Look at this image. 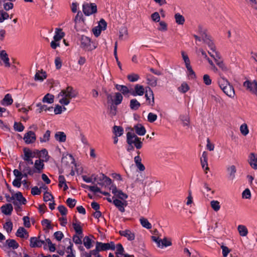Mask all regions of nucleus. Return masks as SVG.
I'll return each mask as SVG.
<instances>
[{
    "mask_svg": "<svg viewBox=\"0 0 257 257\" xmlns=\"http://www.w3.org/2000/svg\"><path fill=\"white\" fill-rule=\"evenodd\" d=\"M78 92L76 90L71 86H68L59 93L57 98L62 105L66 106L68 105L71 99L75 98Z\"/></svg>",
    "mask_w": 257,
    "mask_h": 257,
    "instance_id": "nucleus-1",
    "label": "nucleus"
},
{
    "mask_svg": "<svg viewBox=\"0 0 257 257\" xmlns=\"http://www.w3.org/2000/svg\"><path fill=\"white\" fill-rule=\"evenodd\" d=\"M219 75L217 83L219 88L229 97L233 98L235 96V91L233 86L222 73H219Z\"/></svg>",
    "mask_w": 257,
    "mask_h": 257,
    "instance_id": "nucleus-2",
    "label": "nucleus"
},
{
    "mask_svg": "<svg viewBox=\"0 0 257 257\" xmlns=\"http://www.w3.org/2000/svg\"><path fill=\"white\" fill-rule=\"evenodd\" d=\"M8 201L13 202L17 211H20L21 205L25 204L27 202L26 199L20 192L12 195L10 199H8Z\"/></svg>",
    "mask_w": 257,
    "mask_h": 257,
    "instance_id": "nucleus-3",
    "label": "nucleus"
},
{
    "mask_svg": "<svg viewBox=\"0 0 257 257\" xmlns=\"http://www.w3.org/2000/svg\"><path fill=\"white\" fill-rule=\"evenodd\" d=\"M199 29L200 30L202 40L208 46L210 50L212 51L211 52L214 55H216V53H219L216 50V47L213 41L211 39L210 36L206 34V30L202 27H200Z\"/></svg>",
    "mask_w": 257,
    "mask_h": 257,
    "instance_id": "nucleus-4",
    "label": "nucleus"
},
{
    "mask_svg": "<svg viewBox=\"0 0 257 257\" xmlns=\"http://www.w3.org/2000/svg\"><path fill=\"white\" fill-rule=\"evenodd\" d=\"M141 138L137 136L134 133L128 132L126 134V142L129 145H134L137 149L142 147Z\"/></svg>",
    "mask_w": 257,
    "mask_h": 257,
    "instance_id": "nucleus-5",
    "label": "nucleus"
},
{
    "mask_svg": "<svg viewBox=\"0 0 257 257\" xmlns=\"http://www.w3.org/2000/svg\"><path fill=\"white\" fill-rule=\"evenodd\" d=\"M65 33L60 28H57L55 30V35L53 37L54 41L50 43L51 48L55 49L57 47H59V41L64 37Z\"/></svg>",
    "mask_w": 257,
    "mask_h": 257,
    "instance_id": "nucleus-6",
    "label": "nucleus"
},
{
    "mask_svg": "<svg viewBox=\"0 0 257 257\" xmlns=\"http://www.w3.org/2000/svg\"><path fill=\"white\" fill-rule=\"evenodd\" d=\"M208 54L214 59L216 65L223 72L226 73L229 71V68L221 59L219 53H216V55H214L211 52H210V51H208Z\"/></svg>",
    "mask_w": 257,
    "mask_h": 257,
    "instance_id": "nucleus-7",
    "label": "nucleus"
},
{
    "mask_svg": "<svg viewBox=\"0 0 257 257\" xmlns=\"http://www.w3.org/2000/svg\"><path fill=\"white\" fill-rule=\"evenodd\" d=\"M243 86L245 87L246 90L252 94L257 96V80H247L243 82Z\"/></svg>",
    "mask_w": 257,
    "mask_h": 257,
    "instance_id": "nucleus-8",
    "label": "nucleus"
},
{
    "mask_svg": "<svg viewBox=\"0 0 257 257\" xmlns=\"http://www.w3.org/2000/svg\"><path fill=\"white\" fill-rule=\"evenodd\" d=\"M82 8L83 12L86 16H90L97 12V6L94 3H85Z\"/></svg>",
    "mask_w": 257,
    "mask_h": 257,
    "instance_id": "nucleus-9",
    "label": "nucleus"
},
{
    "mask_svg": "<svg viewBox=\"0 0 257 257\" xmlns=\"http://www.w3.org/2000/svg\"><path fill=\"white\" fill-rule=\"evenodd\" d=\"M29 163L20 162L19 164V169L22 171L24 175V177L27 178L28 175L33 176L34 174V171L33 168H31Z\"/></svg>",
    "mask_w": 257,
    "mask_h": 257,
    "instance_id": "nucleus-10",
    "label": "nucleus"
},
{
    "mask_svg": "<svg viewBox=\"0 0 257 257\" xmlns=\"http://www.w3.org/2000/svg\"><path fill=\"white\" fill-rule=\"evenodd\" d=\"M45 244V240L42 239L40 236L38 237H32L30 239V246L32 248L41 247Z\"/></svg>",
    "mask_w": 257,
    "mask_h": 257,
    "instance_id": "nucleus-11",
    "label": "nucleus"
},
{
    "mask_svg": "<svg viewBox=\"0 0 257 257\" xmlns=\"http://www.w3.org/2000/svg\"><path fill=\"white\" fill-rule=\"evenodd\" d=\"M96 246L98 249L100 251H104L107 250H114L115 244L113 241H111L108 243H102L101 242H97L96 243Z\"/></svg>",
    "mask_w": 257,
    "mask_h": 257,
    "instance_id": "nucleus-12",
    "label": "nucleus"
},
{
    "mask_svg": "<svg viewBox=\"0 0 257 257\" xmlns=\"http://www.w3.org/2000/svg\"><path fill=\"white\" fill-rule=\"evenodd\" d=\"M109 189L111 191L115 197L118 198L121 200H125L128 197L127 195L122 192L121 190L117 189L115 185H111Z\"/></svg>",
    "mask_w": 257,
    "mask_h": 257,
    "instance_id": "nucleus-13",
    "label": "nucleus"
},
{
    "mask_svg": "<svg viewBox=\"0 0 257 257\" xmlns=\"http://www.w3.org/2000/svg\"><path fill=\"white\" fill-rule=\"evenodd\" d=\"M154 240L156 242L159 247L163 248L172 245L171 239L164 237L163 239L155 238Z\"/></svg>",
    "mask_w": 257,
    "mask_h": 257,
    "instance_id": "nucleus-14",
    "label": "nucleus"
},
{
    "mask_svg": "<svg viewBox=\"0 0 257 257\" xmlns=\"http://www.w3.org/2000/svg\"><path fill=\"white\" fill-rule=\"evenodd\" d=\"M113 204L115 206L117 207L120 212H124V207L127 205L126 201L125 200H118L114 198V197H113Z\"/></svg>",
    "mask_w": 257,
    "mask_h": 257,
    "instance_id": "nucleus-15",
    "label": "nucleus"
},
{
    "mask_svg": "<svg viewBox=\"0 0 257 257\" xmlns=\"http://www.w3.org/2000/svg\"><path fill=\"white\" fill-rule=\"evenodd\" d=\"M36 137L35 134L32 131H29L26 133L24 136V140L26 144H30L34 143Z\"/></svg>",
    "mask_w": 257,
    "mask_h": 257,
    "instance_id": "nucleus-16",
    "label": "nucleus"
},
{
    "mask_svg": "<svg viewBox=\"0 0 257 257\" xmlns=\"http://www.w3.org/2000/svg\"><path fill=\"white\" fill-rule=\"evenodd\" d=\"M179 119L181 122L182 125L187 128L190 127V118L189 115L187 114H180Z\"/></svg>",
    "mask_w": 257,
    "mask_h": 257,
    "instance_id": "nucleus-17",
    "label": "nucleus"
},
{
    "mask_svg": "<svg viewBox=\"0 0 257 257\" xmlns=\"http://www.w3.org/2000/svg\"><path fill=\"white\" fill-rule=\"evenodd\" d=\"M24 160L27 161L30 165H33V161L31 159L35 157V154H34V153L29 149H25L24 150Z\"/></svg>",
    "mask_w": 257,
    "mask_h": 257,
    "instance_id": "nucleus-18",
    "label": "nucleus"
},
{
    "mask_svg": "<svg viewBox=\"0 0 257 257\" xmlns=\"http://www.w3.org/2000/svg\"><path fill=\"white\" fill-rule=\"evenodd\" d=\"M44 168V164L43 160L41 159L36 160L34 164V168H33L34 174L40 173L42 172Z\"/></svg>",
    "mask_w": 257,
    "mask_h": 257,
    "instance_id": "nucleus-19",
    "label": "nucleus"
},
{
    "mask_svg": "<svg viewBox=\"0 0 257 257\" xmlns=\"http://www.w3.org/2000/svg\"><path fill=\"white\" fill-rule=\"evenodd\" d=\"M248 163L250 167L257 170V154L254 153H251L248 155Z\"/></svg>",
    "mask_w": 257,
    "mask_h": 257,
    "instance_id": "nucleus-20",
    "label": "nucleus"
},
{
    "mask_svg": "<svg viewBox=\"0 0 257 257\" xmlns=\"http://www.w3.org/2000/svg\"><path fill=\"white\" fill-rule=\"evenodd\" d=\"M16 235L24 239H28L29 236V232L23 227H19L16 233Z\"/></svg>",
    "mask_w": 257,
    "mask_h": 257,
    "instance_id": "nucleus-21",
    "label": "nucleus"
},
{
    "mask_svg": "<svg viewBox=\"0 0 257 257\" xmlns=\"http://www.w3.org/2000/svg\"><path fill=\"white\" fill-rule=\"evenodd\" d=\"M63 242L66 245H68L66 251L69 254L67 255V257H75L73 253V243L71 239L69 238H66L63 240Z\"/></svg>",
    "mask_w": 257,
    "mask_h": 257,
    "instance_id": "nucleus-22",
    "label": "nucleus"
},
{
    "mask_svg": "<svg viewBox=\"0 0 257 257\" xmlns=\"http://www.w3.org/2000/svg\"><path fill=\"white\" fill-rule=\"evenodd\" d=\"M148 90H147L145 93V97L149 105L153 106L154 104V97L152 90L148 87Z\"/></svg>",
    "mask_w": 257,
    "mask_h": 257,
    "instance_id": "nucleus-23",
    "label": "nucleus"
},
{
    "mask_svg": "<svg viewBox=\"0 0 257 257\" xmlns=\"http://www.w3.org/2000/svg\"><path fill=\"white\" fill-rule=\"evenodd\" d=\"M36 152L37 154H39L38 157L40 159L43 160V162H48L49 161V156L46 149H44L41 151L36 150Z\"/></svg>",
    "mask_w": 257,
    "mask_h": 257,
    "instance_id": "nucleus-24",
    "label": "nucleus"
},
{
    "mask_svg": "<svg viewBox=\"0 0 257 257\" xmlns=\"http://www.w3.org/2000/svg\"><path fill=\"white\" fill-rule=\"evenodd\" d=\"M138 155L134 158V162L137 168L140 171H144L145 170V166L142 163V159L140 157L139 155L140 152H137Z\"/></svg>",
    "mask_w": 257,
    "mask_h": 257,
    "instance_id": "nucleus-25",
    "label": "nucleus"
},
{
    "mask_svg": "<svg viewBox=\"0 0 257 257\" xmlns=\"http://www.w3.org/2000/svg\"><path fill=\"white\" fill-rule=\"evenodd\" d=\"M0 59L3 62L6 67H10V59L8 55L5 50L0 51Z\"/></svg>",
    "mask_w": 257,
    "mask_h": 257,
    "instance_id": "nucleus-26",
    "label": "nucleus"
},
{
    "mask_svg": "<svg viewBox=\"0 0 257 257\" xmlns=\"http://www.w3.org/2000/svg\"><path fill=\"white\" fill-rule=\"evenodd\" d=\"M208 154L206 152H203L202 154V156L200 158L201 165L202 168L204 170H208L209 168L208 167Z\"/></svg>",
    "mask_w": 257,
    "mask_h": 257,
    "instance_id": "nucleus-27",
    "label": "nucleus"
},
{
    "mask_svg": "<svg viewBox=\"0 0 257 257\" xmlns=\"http://www.w3.org/2000/svg\"><path fill=\"white\" fill-rule=\"evenodd\" d=\"M119 233L121 236L125 237L128 240L132 241L135 239V233L128 229L121 230L119 231Z\"/></svg>",
    "mask_w": 257,
    "mask_h": 257,
    "instance_id": "nucleus-28",
    "label": "nucleus"
},
{
    "mask_svg": "<svg viewBox=\"0 0 257 257\" xmlns=\"http://www.w3.org/2000/svg\"><path fill=\"white\" fill-rule=\"evenodd\" d=\"M227 171L228 175V179L230 180H234L236 173V167L233 165L229 166L227 167Z\"/></svg>",
    "mask_w": 257,
    "mask_h": 257,
    "instance_id": "nucleus-29",
    "label": "nucleus"
},
{
    "mask_svg": "<svg viewBox=\"0 0 257 257\" xmlns=\"http://www.w3.org/2000/svg\"><path fill=\"white\" fill-rule=\"evenodd\" d=\"M47 78L46 72L42 70H37L35 75V80L40 82L43 81Z\"/></svg>",
    "mask_w": 257,
    "mask_h": 257,
    "instance_id": "nucleus-30",
    "label": "nucleus"
},
{
    "mask_svg": "<svg viewBox=\"0 0 257 257\" xmlns=\"http://www.w3.org/2000/svg\"><path fill=\"white\" fill-rule=\"evenodd\" d=\"M145 93L144 86L139 84H137L135 86V91L132 92V95L136 96L137 95L142 96Z\"/></svg>",
    "mask_w": 257,
    "mask_h": 257,
    "instance_id": "nucleus-31",
    "label": "nucleus"
},
{
    "mask_svg": "<svg viewBox=\"0 0 257 257\" xmlns=\"http://www.w3.org/2000/svg\"><path fill=\"white\" fill-rule=\"evenodd\" d=\"M115 88L117 90L121 92L124 96L127 95L129 94H132L131 90L125 85L116 84Z\"/></svg>",
    "mask_w": 257,
    "mask_h": 257,
    "instance_id": "nucleus-32",
    "label": "nucleus"
},
{
    "mask_svg": "<svg viewBox=\"0 0 257 257\" xmlns=\"http://www.w3.org/2000/svg\"><path fill=\"white\" fill-rule=\"evenodd\" d=\"M134 129L136 134L140 136H144L146 133L145 127L140 123L135 125L134 127Z\"/></svg>",
    "mask_w": 257,
    "mask_h": 257,
    "instance_id": "nucleus-33",
    "label": "nucleus"
},
{
    "mask_svg": "<svg viewBox=\"0 0 257 257\" xmlns=\"http://www.w3.org/2000/svg\"><path fill=\"white\" fill-rule=\"evenodd\" d=\"M13 208L11 204H7L2 206V212L5 215H10L12 213Z\"/></svg>",
    "mask_w": 257,
    "mask_h": 257,
    "instance_id": "nucleus-34",
    "label": "nucleus"
},
{
    "mask_svg": "<svg viewBox=\"0 0 257 257\" xmlns=\"http://www.w3.org/2000/svg\"><path fill=\"white\" fill-rule=\"evenodd\" d=\"M55 139L59 143H63L66 141V136L64 132H57L55 134Z\"/></svg>",
    "mask_w": 257,
    "mask_h": 257,
    "instance_id": "nucleus-35",
    "label": "nucleus"
},
{
    "mask_svg": "<svg viewBox=\"0 0 257 257\" xmlns=\"http://www.w3.org/2000/svg\"><path fill=\"white\" fill-rule=\"evenodd\" d=\"M147 84L151 87H156L157 85L158 79L151 75L147 77Z\"/></svg>",
    "mask_w": 257,
    "mask_h": 257,
    "instance_id": "nucleus-36",
    "label": "nucleus"
},
{
    "mask_svg": "<svg viewBox=\"0 0 257 257\" xmlns=\"http://www.w3.org/2000/svg\"><path fill=\"white\" fill-rule=\"evenodd\" d=\"M13 102V99L11 95L10 94H7L2 100L1 104L4 106H9L12 104Z\"/></svg>",
    "mask_w": 257,
    "mask_h": 257,
    "instance_id": "nucleus-37",
    "label": "nucleus"
},
{
    "mask_svg": "<svg viewBox=\"0 0 257 257\" xmlns=\"http://www.w3.org/2000/svg\"><path fill=\"white\" fill-rule=\"evenodd\" d=\"M128 36V31L126 27H121L119 31V38L123 40L125 39Z\"/></svg>",
    "mask_w": 257,
    "mask_h": 257,
    "instance_id": "nucleus-38",
    "label": "nucleus"
},
{
    "mask_svg": "<svg viewBox=\"0 0 257 257\" xmlns=\"http://www.w3.org/2000/svg\"><path fill=\"white\" fill-rule=\"evenodd\" d=\"M115 249H116L115 254L116 257H122L124 252L122 245L120 243L117 244L115 246Z\"/></svg>",
    "mask_w": 257,
    "mask_h": 257,
    "instance_id": "nucleus-39",
    "label": "nucleus"
},
{
    "mask_svg": "<svg viewBox=\"0 0 257 257\" xmlns=\"http://www.w3.org/2000/svg\"><path fill=\"white\" fill-rule=\"evenodd\" d=\"M237 230L241 236H246L248 234V229L244 225H239L237 226Z\"/></svg>",
    "mask_w": 257,
    "mask_h": 257,
    "instance_id": "nucleus-40",
    "label": "nucleus"
},
{
    "mask_svg": "<svg viewBox=\"0 0 257 257\" xmlns=\"http://www.w3.org/2000/svg\"><path fill=\"white\" fill-rule=\"evenodd\" d=\"M140 222L142 226L145 228L150 229L152 227V224L148 220L144 217H140Z\"/></svg>",
    "mask_w": 257,
    "mask_h": 257,
    "instance_id": "nucleus-41",
    "label": "nucleus"
},
{
    "mask_svg": "<svg viewBox=\"0 0 257 257\" xmlns=\"http://www.w3.org/2000/svg\"><path fill=\"white\" fill-rule=\"evenodd\" d=\"M91 41L90 39L85 36H82L81 38V44L82 46L85 48H88L89 45H90Z\"/></svg>",
    "mask_w": 257,
    "mask_h": 257,
    "instance_id": "nucleus-42",
    "label": "nucleus"
},
{
    "mask_svg": "<svg viewBox=\"0 0 257 257\" xmlns=\"http://www.w3.org/2000/svg\"><path fill=\"white\" fill-rule=\"evenodd\" d=\"M174 18L175 22L178 25H183L185 23V20L184 17L179 13L175 14Z\"/></svg>",
    "mask_w": 257,
    "mask_h": 257,
    "instance_id": "nucleus-43",
    "label": "nucleus"
},
{
    "mask_svg": "<svg viewBox=\"0 0 257 257\" xmlns=\"http://www.w3.org/2000/svg\"><path fill=\"white\" fill-rule=\"evenodd\" d=\"M54 100V96L53 95L47 93L43 98L42 101L43 103H47L51 104L53 103Z\"/></svg>",
    "mask_w": 257,
    "mask_h": 257,
    "instance_id": "nucleus-44",
    "label": "nucleus"
},
{
    "mask_svg": "<svg viewBox=\"0 0 257 257\" xmlns=\"http://www.w3.org/2000/svg\"><path fill=\"white\" fill-rule=\"evenodd\" d=\"M190 89L189 85L186 82H183L181 85L178 87V90L180 92L185 93Z\"/></svg>",
    "mask_w": 257,
    "mask_h": 257,
    "instance_id": "nucleus-45",
    "label": "nucleus"
},
{
    "mask_svg": "<svg viewBox=\"0 0 257 257\" xmlns=\"http://www.w3.org/2000/svg\"><path fill=\"white\" fill-rule=\"evenodd\" d=\"M59 181V186L60 187H63L64 190H66L68 189V187L66 183V180L64 177L62 175H60L59 176L58 178Z\"/></svg>",
    "mask_w": 257,
    "mask_h": 257,
    "instance_id": "nucleus-46",
    "label": "nucleus"
},
{
    "mask_svg": "<svg viewBox=\"0 0 257 257\" xmlns=\"http://www.w3.org/2000/svg\"><path fill=\"white\" fill-rule=\"evenodd\" d=\"M83 244L87 249H89L92 246V241L88 236H85L83 240Z\"/></svg>",
    "mask_w": 257,
    "mask_h": 257,
    "instance_id": "nucleus-47",
    "label": "nucleus"
},
{
    "mask_svg": "<svg viewBox=\"0 0 257 257\" xmlns=\"http://www.w3.org/2000/svg\"><path fill=\"white\" fill-rule=\"evenodd\" d=\"M240 133L244 136H247L249 133V130L247 125L244 123L242 124L239 127Z\"/></svg>",
    "mask_w": 257,
    "mask_h": 257,
    "instance_id": "nucleus-48",
    "label": "nucleus"
},
{
    "mask_svg": "<svg viewBox=\"0 0 257 257\" xmlns=\"http://www.w3.org/2000/svg\"><path fill=\"white\" fill-rule=\"evenodd\" d=\"M45 244L44 245V248H46L45 246L46 245V244H47L49 250L51 252H54L56 250L55 245L52 242L51 240L49 238H47L45 239Z\"/></svg>",
    "mask_w": 257,
    "mask_h": 257,
    "instance_id": "nucleus-49",
    "label": "nucleus"
},
{
    "mask_svg": "<svg viewBox=\"0 0 257 257\" xmlns=\"http://www.w3.org/2000/svg\"><path fill=\"white\" fill-rule=\"evenodd\" d=\"M141 105L140 103L136 99H133L130 101V107L132 109L137 110Z\"/></svg>",
    "mask_w": 257,
    "mask_h": 257,
    "instance_id": "nucleus-50",
    "label": "nucleus"
},
{
    "mask_svg": "<svg viewBox=\"0 0 257 257\" xmlns=\"http://www.w3.org/2000/svg\"><path fill=\"white\" fill-rule=\"evenodd\" d=\"M51 135V132L49 130L47 131L42 137L40 138L41 143H46L49 141Z\"/></svg>",
    "mask_w": 257,
    "mask_h": 257,
    "instance_id": "nucleus-51",
    "label": "nucleus"
},
{
    "mask_svg": "<svg viewBox=\"0 0 257 257\" xmlns=\"http://www.w3.org/2000/svg\"><path fill=\"white\" fill-rule=\"evenodd\" d=\"M72 225L75 232L78 234H82V230L80 225V222L76 221L75 222H73L72 223Z\"/></svg>",
    "mask_w": 257,
    "mask_h": 257,
    "instance_id": "nucleus-52",
    "label": "nucleus"
},
{
    "mask_svg": "<svg viewBox=\"0 0 257 257\" xmlns=\"http://www.w3.org/2000/svg\"><path fill=\"white\" fill-rule=\"evenodd\" d=\"M83 180L86 183H94L95 181L96 178L94 174H92L90 177L86 175L82 176Z\"/></svg>",
    "mask_w": 257,
    "mask_h": 257,
    "instance_id": "nucleus-53",
    "label": "nucleus"
},
{
    "mask_svg": "<svg viewBox=\"0 0 257 257\" xmlns=\"http://www.w3.org/2000/svg\"><path fill=\"white\" fill-rule=\"evenodd\" d=\"M113 133L116 136H121L123 133V129L122 127L115 125L113 127Z\"/></svg>",
    "mask_w": 257,
    "mask_h": 257,
    "instance_id": "nucleus-54",
    "label": "nucleus"
},
{
    "mask_svg": "<svg viewBox=\"0 0 257 257\" xmlns=\"http://www.w3.org/2000/svg\"><path fill=\"white\" fill-rule=\"evenodd\" d=\"M123 97L121 93L117 92L115 93L114 98L113 100V103L115 105H118L121 103Z\"/></svg>",
    "mask_w": 257,
    "mask_h": 257,
    "instance_id": "nucleus-55",
    "label": "nucleus"
},
{
    "mask_svg": "<svg viewBox=\"0 0 257 257\" xmlns=\"http://www.w3.org/2000/svg\"><path fill=\"white\" fill-rule=\"evenodd\" d=\"M210 205L211 208L216 212L220 209V203L217 200H212L210 202Z\"/></svg>",
    "mask_w": 257,
    "mask_h": 257,
    "instance_id": "nucleus-56",
    "label": "nucleus"
},
{
    "mask_svg": "<svg viewBox=\"0 0 257 257\" xmlns=\"http://www.w3.org/2000/svg\"><path fill=\"white\" fill-rule=\"evenodd\" d=\"M187 70V75L189 79H193L195 78V74L193 69H192V67L191 65L188 66L186 67Z\"/></svg>",
    "mask_w": 257,
    "mask_h": 257,
    "instance_id": "nucleus-57",
    "label": "nucleus"
},
{
    "mask_svg": "<svg viewBox=\"0 0 257 257\" xmlns=\"http://www.w3.org/2000/svg\"><path fill=\"white\" fill-rule=\"evenodd\" d=\"M66 110V108L62 105H56L55 107L54 108V111L55 114H61L63 111H64Z\"/></svg>",
    "mask_w": 257,
    "mask_h": 257,
    "instance_id": "nucleus-58",
    "label": "nucleus"
},
{
    "mask_svg": "<svg viewBox=\"0 0 257 257\" xmlns=\"http://www.w3.org/2000/svg\"><path fill=\"white\" fill-rule=\"evenodd\" d=\"M6 242L9 247L13 249L17 248L19 246L18 243L14 239H8Z\"/></svg>",
    "mask_w": 257,
    "mask_h": 257,
    "instance_id": "nucleus-59",
    "label": "nucleus"
},
{
    "mask_svg": "<svg viewBox=\"0 0 257 257\" xmlns=\"http://www.w3.org/2000/svg\"><path fill=\"white\" fill-rule=\"evenodd\" d=\"M9 18V15L4 10H0V23L4 22Z\"/></svg>",
    "mask_w": 257,
    "mask_h": 257,
    "instance_id": "nucleus-60",
    "label": "nucleus"
},
{
    "mask_svg": "<svg viewBox=\"0 0 257 257\" xmlns=\"http://www.w3.org/2000/svg\"><path fill=\"white\" fill-rule=\"evenodd\" d=\"M14 128L16 131L21 132L24 130V126L21 122H15L14 124Z\"/></svg>",
    "mask_w": 257,
    "mask_h": 257,
    "instance_id": "nucleus-61",
    "label": "nucleus"
},
{
    "mask_svg": "<svg viewBox=\"0 0 257 257\" xmlns=\"http://www.w3.org/2000/svg\"><path fill=\"white\" fill-rule=\"evenodd\" d=\"M101 180H102L103 181V185H105V186H109L111 184V180L103 174L102 175Z\"/></svg>",
    "mask_w": 257,
    "mask_h": 257,
    "instance_id": "nucleus-62",
    "label": "nucleus"
},
{
    "mask_svg": "<svg viewBox=\"0 0 257 257\" xmlns=\"http://www.w3.org/2000/svg\"><path fill=\"white\" fill-rule=\"evenodd\" d=\"M14 175L16 177V179H22L24 177V175L20 169H15L13 171Z\"/></svg>",
    "mask_w": 257,
    "mask_h": 257,
    "instance_id": "nucleus-63",
    "label": "nucleus"
},
{
    "mask_svg": "<svg viewBox=\"0 0 257 257\" xmlns=\"http://www.w3.org/2000/svg\"><path fill=\"white\" fill-rule=\"evenodd\" d=\"M127 79L130 82H136L139 79V75L137 74L132 73L127 75Z\"/></svg>",
    "mask_w": 257,
    "mask_h": 257,
    "instance_id": "nucleus-64",
    "label": "nucleus"
}]
</instances>
